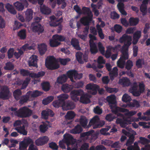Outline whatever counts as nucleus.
Returning a JSON list of instances; mask_svg holds the SVG:
<instances>
[{
    "label": "nucleus",
    "instance_id": "1",
    "mask_svg": "<svg viewBox=\"0 0 150 150\" xmlns=\"http://www.w3.org/2000/svg\"><path fill=\"white\" fill-rule=\"evenodd\" d=\"M99 118L98 116L96 115L93 117L90 121L87 126L88 123L87 119L83 116H81L80 119V122L82 126L84 128H89L92 126L93 129H95L101 127L104 124L103 122V124L101 125L100 122H99Z\"/></svg>",
    "mask_w": 150,
    "mask_h": 150
},
{
    "label": "nucleus",
    "instance_id": "2",
    "mask_svg": "<svg viewBox=\"0 0 150 150\" xmlns=\"http://www.w3.org/2000/svg\"><path fill=\"white\" fill-rule=\"evenodd\" d=\"M82 14H86L87 16L83 17L80 19L81 23L84 25H88L90 22L93 20V14L89 8L84 6L82 7Z\"/></svg>",
    "mask_w": 150,
    "mask_h": 150
},
{
    "label": "nucleus",
    "instance_id": "3",
    "mask_svg": "<svg viewBox=\"0 0 150 150\" xmlns=\"http://www.w3.org/2000/svg\"><path fill=\"white\" fill-rule=\"evenodd\" d=\"M132 37L131 36L126 34H123L119 39L120 43H124L121 51L128 52V48L132 44Z\"/></svg>",
    "mask_w": 150,
    "mask_h": 150
},
{
    "label": "nucleus",
    "instance_id": "4",
    "mask_svg": "<svg viewBox=\"0 0 150 150\" xmlns=\"http://www.w3.org/2000/svg\"><path fill=\"white\" fill-rule=\"evenodd\" d=\"M45 65L47 69L51 70H55L59 67L56 59L52 56H50L46 59Z\"/></svg>",
    "mask_w": 150,
    "mask_h": 150
},
{
    "label": "nucleus",
    "instance_id": "5",
    "mask_svg": "<svg viewBox=\"0 0 150 150\" xmlns=\"http://www.w3.org/2000/svg\"><path fill=\"white\" fill-rule=\"evenodd\" d=\"M32 111L26 106H24L19 109L17 111L14 112L15 115L18 117L26 118L30 116Z\"/></svg>",
    "mask_w": 150,
    "mask_h": 150
},
{
    "label": "nucleus",
    "instance_id": "6",
    "mask_svg": "<svg viewBox=\"0 0 150 150\" xmlns=\"http://www.w3.org/2000/svg\"><path fill=\"white\" fill-rule=\"evenodd\" d=\"M10 96L9 88L6 86H4L1 88L0 91V98L4 100H8Z\"/></svg>",
    "mask_w": 150,
    "mask_h": 150
},
{
    "label": "nucleus",
    "instance_id": "7",
    "mask_svg": "<svg viewBox=\"0 0 150 150\" xmlns=\"http://www.w3.org/2000/svg\"><path fill=\"white\" fill-rule=\"evenodd\" d=\"M122 53L121 55L119 60L117 62V65L118 67L121 68H123L125 63L126 60L129 59L128 52L121 51Z\"/></svg>",
    "mask_w": 150,
    "mask_h": 150
},
{
    "label": "nucleus",
    "instance_id": "8",
    "mask_svg": "<svg viewBox=\"0 0 150 150\" xmlns=\"http://www.w3.org/2000/svg\"><path fill=\"white\" fill-rule=\"evenodd\" d=\"M112 112L118 116H123V115L120 112H124L128 111V109L123 108L117 107L112 105H110Z\"/></svg>",
    "mask_w": 150,
    "mask_h": 150
},
{
    "label": "nucleus",
    "instance_id": "9",
    "mask_svg": "<svg viewBox=\"0 0 150 150\" xmlns=\"http://www.w3.org/2000/svg\"><path fill=\"white\" fill-rule=\"evenodd\" d=\"M33 141L31 139L28 138L25 140L20 142L19 149V150H27L28 145L31 143L33 144Z\"/></svg>",
    "mask_w": 150,
    "mask_h": 150
},
{
    "label": "nucleus",
    "instance_id": "10",
    "mask_svg": "<svg viewBox=\"0 0 150 150\" xmlns=\"http://www.w3.org/2000/svg\"><path fill=\"white\" fill-rule=\"evenodd\" d=\"M76 56L77 60L81 64H83L84 62H88V56L86 54H83L81 52H78L76 53Z\"/></svg>",
    "mask_w": 150,
    "mask_h": 150
},
{
    "label": "nucleus",
    "instance_id": "11",
    "mask_svg": "<svg viewBox=\"0 0 150 150\" xmlns=\"http://www.w3.org/2000/svg\"><path fill=\"white\" fill-rule=\"evenodd\" d=\"M122 118H118L116 120L117 124H120L122 127H125L127 125L131 124V121L129 118L125 117L123 115V116H120Z\"/></svg>",
    "mask_w": 150,
    "mask_h": 150
},
{
    "label": "nucleus",
    "instance_id": "12",
    "mask_svg": "<svg viewBox=\"0 0 150 150\" xmlns=\"http://www.w3.org/2000/svg\"><path fill=\"white\" fill-rule=\"evenodd\" d=\"M38 57L36 55H32L29 58L28 61L29 67H33L37 68L38 67L37 61Z\"/></svg>",
    "mask_w": 150,
    "mask_h": 150
},
{
    "label": "nucleus",
    "instance_id": "13",
    "mask_svg": "<svg viewBox=\"0 0 150 150\" xmlns=\"http://www.w3.org/2000/svg\"><path fill=\"white\" fill-rule=\"evenodd\" d=\"M49 140V138L47 137L44 136L39 137L36 139L35 143L38 146H42L46 144Z\"/></svg>",
    "mask_w": 150,
    "mask_h": 150
},
{
    "label": "nucleus",
    "instance_id": "14",
    "mask_svg": "<svg viewBox=\"0 0 150 150\" xmlns=\"http://www.w3.org/2000/svg\"><path fill=\"white\" fill-rule=\"evenodd\" d=\"M64 137L65 142L68 146L67 147H69L68 146L70 145L73 144H74V139L71 134H65L64 135Z\"/></svg>",
    "mask_w": 150,
    "mask_h": 150
},
{
    "label": "nucleus",
    "instance_id": "15",
    "mask_svg": "<svg viewBox=\"0 0 150 150\" xmlns=\"http://www.w3.org/2000/svg\"><path fill=\"white\" fill-rule=\"evenodd\" d=\"M32 26L33 31L38 32L39 34L40 33H42L44 30L43 27L40 24H35V23H32Z\"/></svg>",
    "mask_w": 150,
    "mask_h": 150
},
{
    "label": "nucleus",
    "instance_id": "16",
    "mask_svg": "<svg viewBox=\"0 0 150 150\" xmlns=\"http://www.w3.org/2000/svg\"><path fill=\"white\" fill-rule=\"evenodd\" d=\"M99 88V86L94 84L89 83L86 86V89L87 90H90L93 91L91 93L93 95H95L97 93V90Z\"/></svg>",
    "mask_w": 150,
    "mask_h": 150
},
{
    "label": "nucleus",
    "instance_id": "17",
    "mask_svg": "<svg viewBox=\"0 0 150 150\" xmlns=\"http://www.w3.org/2000/svg\"><path fill=\"white\" fill-rule=\"evenodd\" d=\"M54 114L53 112L50 109L43 110L41 112L42 117L45 119H47L49 115L51 117L53 116Z\"/></svg>",
    "mask_w": 150,
    "mask_h": 150
},
{
    "label": "nucleus",
    "instance_id": "18",
    "mask_svg": "<svg viewBox=\"0 0 150 150\" xmlns=\"http://www.w3.org/2000/svg\"><path fill=\"white\" fill-rule=\"evenodd\" d=\"M75 107L74 103V102L69 101L65 102V104H64L63 109L66 110H72L74 109Z\"/></svg>",
    "mask_w": 150,
    "mask_h": 150
},
{
    "label": "nucleus",
    "instance_id": "19",
    "mask_svg": "<svg viewBox=\"0 0 150 150\" xmlns=\"http://www.w3.org/2000/svg\"><path fill=\"white\" fill-rule=\"evenodd\" d=\"M91 96L88 94H83L80 97V102L84 104H87L90 102V98Z\"/></svg>",
    "mask_w": 150,
    "mask_h": 150
},
{
    "label": "nucleus",
    "instance_id": "20",
    "mask_svg": "<svg viewBox=\"0 0 150 150\" xmlns=\"http://www.w3.org/2000/svg\"><path fill=\"white\" fill-rule=\"evenodd\" d=\"M33 11L31 9H28L25 13L26 21L29 22L33 18Z\"/></svg>",
    "mask_w": 150,
    "mask_h": 150
},
{
    "label": "nucleus",
    "instance_id": "21",
    "mask_svg": "<svg viewBox=\"0 0 150 150\" xmlns=\"http://www.w3.org/2000/svg\"><path fill=\"white\" fill-rule=\"evenodd\" d=\"M90 51L92 54H95L98 52V49L96 44L93 41H89Z\"/></svg>",
    "mask_w": 150,
    "mask_h": 150
},
{
    "label": "nucleus",
    "instance_id": "22",
    "mask_svg": "<svg viewBox=\"0 0 150 150\" xmlns=\"http://www.w3.org/2000/svg\"><path fill=\"white\" fill-rule=\"evenodd\" d=\"M71 45L75 49L77 50H81V48L79 45V43L78 40L75 38H72L71 41Z\"/></svg>",
    "mask_w": 150,
    "mask_h": 150
},
{
    "label": "nucleus",
    "instance_id": "23",
    "mask_svg": "<svg viewBox=\"0 0 150 150\" xmlns=\"http://www.w3.org/2000/svg\"><path fill=\"white\" fill-rule=\"evenodd\" d=\"M119 83L124 86H128L131 84L129 79L126 77H124L119 80Z\"/></svg>",
    "mask_w": 150,
    "mask_h": 150
},
{
    "label": "nucleus",
    "instance_id": "24",
    "mask_svg": "<svg viewBox=\"0 0 150 150\" xmlns=\"http://www.w3.org/2000/svg\"><path fill=\"white\" fill-rule=\"evenodd\" d=\"M118 69L116 67H115L113 68L112 70L110 71L109 75L110 79L113 81L114 78L117 77L118 76Z\"/></svg>",
    "mask_w": 150,
    "mask_h": 150
},
{
    "label": "nucleus",
    "instance_id": "25",
    "mask_svg": "<svg viewBox=\"0 0 150 150\" xmlns=\"http://www.w3.org/2000/svg\"><path fill=\"white\" fill-rule=\"evenodd\" d=\"M74 86L71 85L65 84L62 86V90L64 92L68 93L70 92L73 88Z\"/></svg>",
    "mask_w": 150,
    "mask_h": 150
},
{
    "label": "nucleus",
    "instance_id": "26",
    "mask_svg": "<svg viewBox=\"0 0 150 150\" xmlns=\"http://www.w3.org/2000/svg\"><path fill=\"white\" fill-rule=\"evenodd\" d=\"M38 49L40 55H42L47 51V46L45 44H41L38 45Z\"/></svg>",
    "mask_w": 150,
    "mask_h": 150
},
{
    "label": "nucleus",
    "instance_id": "27",
    "mask_svg": "<svg viewBox=\"0 0 150 150\" xmlns=\"http://www.w3.org/2000/svg\"><path fill=\"white\" fill-rule=\"evenodd\" d=\"M17 35L20 40H25L26 37V30L24 29H21L17 33Z\"/></svg>",
    "mask_w": 150,
    "mask_h": 150
},
{
    "label": "nucleus",
    "instance_id": "28",
    "mask_svg": "<svg viewBox=\"0 0 150 150\" xmlns=\"http://www.w3.org/2000/svg\"><path fill=\"white\" fill-rule=\"evenodd\" d=\"M15 129L16 130L18 133L24 135H26L27 134V131L25 129V126L23 125L19 127L15 128Z\"/></svg>",
    "mask_w": 150,
    "mask_h": 150
},
{
    "label": "nucleus",
    "instance_id": "29",
    "mask_svg": "<svg viewBox=\"0 0 150 150\" xmlns=\"http://www.w3.org/2000/svg\"><path fill=\"white\" fill-rule=\"evenodd\" d=\"M83 130L81 126L79 125H77L75 127L70 131L71 133L76 134L81 133Z\"/></svg>",
    "mask_w": 150,
    "mask_h": 150
},
{
    "label": "nucleus",
    "instance_id": "30",
    "mask_svg": "<svg viewBox=\"0 0 150 150\" xmlns=\"http://www.w3.org/2000/svg\"><path fill=\"white\" fill-rule=\"evenodd\" d=\"M118 10L121 14L124 16L127 15V13L124 9V4L123 3H119L117 5Z\"/></svg>",
    "mask_w": 150,
    "mask_h": 150
},
{
    "label": "nucleus",
    "instance_id": "31",
    "mask_svg": "<svg viewBox=\"0 0 150 150\" xmlns=\"http://www.w3.org/2000/svg\"><path fill=\"white\" fill-rule=\"evenodd\" d=\"M139 21L138 18L131 17L129 20V25L130 26H136L138 23Z\"/></svg>",
    "mask_w": 150,
    "mask_h": 150
},
{
    "label": "nucleus",
    "instance_id": "32",
    "mask_svg": "<svg viewBox=\"0 0 150 150\" xmlns=\"http://www.w3.org/2000/svg\"><path fill=\"white\" fill-rule=\"evenodd\" d=\"M60 44V42L58 41L55 38H53V35L52 37V39L50 40V44L51 47H56Z\"/></svg>",
    "mask_w": 150,
    "mask_h": 150
},
{
    "label": "nucleus",
    "instance_id": "33",
    "mask_svg": "<svg viewBox=\"0 0 150 150\" xmlns=\"http://www.w3.org/2000/svg\"><path fill=\"white\" fill-rule=\"evenodd\" d=\"M42 94L41 92L38 90L33 91H29L27 92V94L29 95L30 97L33 98L37 97L40 96Z\"/></svg>",
    "mask_w": 150,
    "mask_h": 150
},
{
    "label": "nucleus",
    "instance_id": "34",
    "mask_svg": "<svg viewBox=\"0 0 150 150\" xmlns=\"http://www.w3.org/2000/svg\"><path fill=\"white\" fill-rule=\"evenodd\" d=\"M67 79V76L65 74H63L58 77L57 82L61 84L65 82Z\"/></svg>",
    "mask_w": 150,
    "mask_h": 150
},
{
    "label": "nucleus",
    "instance_id": "35",
    "mask_svg": "<svg viewBox=\"0 0 150 150\" xmlns=\"http://www.w3.org/2000/svg\"><path fill=\"white\" fill-rule=\"evenodd\" d=\"M106 100L110 105L114 104L116 103V97L114 95L107 96L106 98Z\"/></svg>",
    "mask_w": 150,
    "mask_h": 150
},
{
    "label": "nucleus",
    "instance_id": "36",
    "mask_svg": "<svg viewBox=\"0 0 150 150\" xmlns=\"http://www.w3.org/2000/svg\"><path fill=\"white\" fill-rule=\"evenodd\" d=\"M76 72V70H69L67 72L68 77L70 79L71 81L72 82H75L73 79V76L74 77Z\"/></svg>",
    "mask_w": 150,
    "mask_h": 150
},
{
    "label": "nucleus",
    "instance_id": "37",
    "mask_svg": "<svg viewBox=\"0 0 150 150\" xmlns=\"http://www.w3.org/2000/svg\"><path fill=\"white\" fill-rule=\"evenodd\" d=\"M5 8L8 10L9 12L11 14H15L16 12L13 6L9 3H7L5 6Z\"/></svg>",
    "mask_w": 150,
    "mask_h": 150
},
{
    "label": "nucleus",
    "instance_id": "38",
    "mask_svg": "<svg viewBox=\"0 0 150 150\" xmlns=\"http://www.w3.org/2000/svg\"><path fill=\"white\" fill-rule=\"evenodd\" d=\"M21 95V91L19 89L15 90L13 92V96L17 100L20 99Z\"/></svg>",
    "mask_w": 150,
    "mask_h": 150
},
{
    "label": "nucleus",
    "instance_id": "39",
    "mask_svg": "<svg viewBox=\"0 0 150 150\" xmlns=\"http://www.w3.org/2000/svg\"><path fill=\"white\" fill-rule=\"evenodd\" d=\"M68 97L69 96L67 94H62L57 97L58 100L64 104H65V100L68 99Z\"/></svg>",
    "mask_w": 150,
    "mask_h": 150
},
{
    "label": "nucleus",
    "instance_id": "40",
    "mask_svg": "<svg viewBox=\"0 0 150 150\" xmlns=\"http://www.w3.org/2000/svg\"><path fill=\"white\" fill-rule=\"evenodd\" d=\"M50 127L49 124L44 123L40 125V130L41 132L44 133L47 130L49 127Z\"/></svg>",
    "mask_w": 150,
    "mask_h": 150
},
{
    "label": "nucleus",
    "instance_id": "41",
    "mask_svg": "<svg viewBox=\"0 0 150 150\" xmlns=\"http://www.w3.org/2000/svg\"><path fill=\"white\" fill-rule=\"evenodd\" d=\"M40 11L42 14L48 15L51 13V10L48 7L44 5L40 8Z\"/></svg>",
    "mask_w": 150,
    "mask_h": 150
},
{
    "label": "nucleus",
    "instance_id": "42",
    "mask_svg": "<svg viewBox=\"0 0 150 150\" xmlns=\"http://www.w3.org/2000/svg\"><path fill=\"white\" fill-rule=\"evenodd\" d=\"M96 27L99 37L101 39H104L105 38V35L103 32L102 28H100V26L99 24H98L96 25Z\"/></svg>",
    "mask_w": 150,
    "mask_h": 150
},
{
    "label": "nucleus",
    "instance_id": "43",
    "mask_svg": "<svg viewBox=\"0 0 150 150\" xmlns=\"http://www.w3.org/2000/svg\"><path fill=\"white\" fill-rule=\"evenodd\" d=\"M75 115L76 114L74 112L69 111L67 112L65 117L67 120H71L74 117Z\"/></svg>",
    "mask_w": 150,
    "mask_h": 150
},
{
    "label": "nucleus",
    "instance_id": "44",
    "mask_svg": "<svg viewBox=\"0 0 150 150\" xmlns=\"http://www.w3.org/2000/svg\"><path fill=\"white\" fill-rule=\"evenodd\" d=\"M14 67V64L11 62H8L6 64V66L4 67V69L6 70L11 71L13 70Z\"/></svg>",
    "mask_w": 150,
    "mask_h": 150
},
{
    "label": "nucleus",
    "instance_id": "45",
    "mask_svg": "<svg viewBox=\"0 0 150 150\" xmlns=\"http://www.w3.org/2000/svg\"><path fill=\"white\" fill-rule=\"evenodd\" d=\"M20 73L21 74L24 76H29L30 77L33 78V77L32 76H33L32 74H33V72L30 73L28 70L22 69L20 71Z\"/></svg>",
    "mask_w": 150,
    "mask_h": 150
},
{
    "label": "nucleus",
    "instance_id": "46",
    "mask_svg": "<svg viewBox=\"0 0 150 150\" xmlns=\"http://www.w3.org/2000/svg\"><path fill=\"white\" fill-rule=\"evenodd\" d=\"M54 99V97L52 96H48L42 100V103L44 105H47L51 102Z\"/></svg>",
    "mask_w": 150,
    "mask_h": 150
},
{
    "label": "nucleus",
    "instance_id": "47",
    "mask_svg": "<svg viewBox=\"0 0 150 150\" xmlns=\"http://www.w3.org/2000/svg\"><path fill=\"white\" fill-rule=\"evenodd\" d=\"M134 136L132 134H131L129 137L127 141L126 144V145L128 147L133 143L134 141Z\"/></svg>",
    "mask_w": 150,
    "mask_h": 150
},
{
    "label": "nucleus",
    "instance_id": "48",
    "mask_svg": "<svg viewBox=\"0 0 150 150\" xmlns=\"http://www.w3.org/2000/svg\"><path fill=\"white\" fill-rule=\"evenodd\" d=\"M52 105L55 108H59L61 107L63 108L64 104L58 99L54 101L52 103Z\"/></svg>",
    "mask_w": 150,
    "mask_h": 150
},
{
    "label": "nucleus",
    "instance_id": "49",
    "mask_svg": "<svg viewBox=\"0 0 150 150\" xmlns=\"http://www.w3.org/2000/svg\"><path fill=\"white\" fill-rule=\"evenodd\" d=\"M42 89L45 91H47L50 88V83L48 82H45L42 83Z\"/></svg>",
    "mask_w": 150,
    "mask_h": 150
},
{
    "label": "nucleus",
    "instance_id": "50",
    "mask_svg": "<svg viewBox=\"0 0 150 150\" xmlns=\"http://www.w3.org/2000/svg\"><path fill=\"white\" fill-rule=\"evenodd\" d=\"M45 74V72L42 71L38 72L37 74L33 72V76H32L33 77V78H38L43 76Z\"/></svg>",
    "mask_w": 150,
    "mask_h": 150
},
{
    "label": "nucleus",
    "instance_id": "51",
    "mask_svg": "<svg viewBox=\"0 0 150 150\" xmlns=\"http://www.w3.org/2000/svg\"><path fill=\"white\" fill-rule=\"evenodd\" d=\"M14 5L18 11H22L24 8V6L23 4L19 1H17L14 4Z\"/></svg>",
    "mask_w": 150,
    "mask_h": 150
},
{
    "label": "nucleus",
    "instance_id": "52",
    "mask_svg": "<svg viewBox=\"0 0 150 150\" xmlns=\"http://www.w3.org/2000/svg\"><path fill=\"white\" fill-rule=\"evenodd\" d=\"M63 18H60L57 20V21H51L50 23V25L52 27L57 26L60 23V22H62Z\"/></svg>",
    "mask_w": 150,
    "mask_h": 150
},
{
    "label": "nucleus",
    "instance_id": "53",
    "mask_svg": "<svg viewBox=\"0 0 150 150\" xmlns=\"http://www.w3.org/2000/svg\"><path fill=\"white\" fill-rule=\"evenodd\" d=\"M30 96L29 95L27 94V93L26 95L23 96L20 99L19 102L20 103L23 104L27 102Z\"/></svg>",
    "mask_w": 150,
    "mask_h": 150
},
{
    "label": "nucleus",
    "instance_id": "54",
    "mask_svg": "<svg viewBox=\"0 0 150 150\" xmlns=\"http://www.w3.org/2000/svg\"><path fill=\"white\" fill-rule=\"evenodd\" d=\"M120 47V45L118 44L115 45L114 47H112V46H109L108 47V49L110 51H111L113 52H115L118 51Z\"/></svg>",
    "mask_w": 150,
    "mask_h": 150
},
{
    "label": "nucleus",
    "instance_id": "55",
    "mask_svg": "<svg viewBox=\"0 0 150 150\" xmlns=\"http://www.w3.org/2000/svg\"><path fill=\"white\" fill-rule=\"evenodd\" d=\"M139 139L140 140L138 141V142L143 145L148 144L150 142L149 140L144 137H140Z\"/></svg>",
    "mask_w": 150,
    "mask_h": 150
},
{
    "label": "nucleus",
    "instance_id": "56",
    "mask_svg": "<svg viewBox=\"0 0 150 150\" xmlns=\"http://www.w3.org/2000/svg\"><path fill=\"white\" fill-rule=\"evenodd\" d=\"M139 142H136L134 143V145L133 146L131 145L128 146L127 148V150H134V149H138L139 148V147L138 145V143Z\"/></svg>",
    "mask_w": 150,
    "mask_h": 150
},
{
    "label": "nucleus",
    "instance_id": "57",
    "mask_svg": "<svg viewBox=\"0 0 150 150\" xmlns=\"http://www.w3.org/2000/svg\"><path fill=\"white\" fill-rule=\"evenodd\" d=\"M133 66V64L132 61L128 60L126 63L125 68L128 70H130Z\"/></svg>",
    "mask_w": 150,
    "mask_h": 150
},
{
    "label": "nucleus",
    "instance_id": "58",
    "mask_svg": "<svg viewBox=\"0 0 150 150\" xmlns=\"http://www.w3.org/2000/svg\"><path fill=\"white\" fill-rule=\"evenodd\" d=\"M140 10L143 13V15H145L147 13V6L146 5L142 4L140 8Z\"/></svg>",
    "mask_w": 150,
    "mask_h": 150
},
{
    "label": "nucleus",
    "instance_id": "59",
    "mask_svg": "<svg viewBox=\"0 0 150 150\" xmlns=\"http://www.w3.org/2000/svg\"><path fill=\"white\" fill-rule=\"evenodd\" d=\"M122 100L125 102H129L131 100L130 97L127 94H124L122 97Z\"/></svg>",
    "mask_w": 150,
    "mask_h": 150
},
{
    "label": "nucleus",
    "instance_id": "60",
    "mask_svg": "<svg viewBox=\"0 0 150 150\" xmlns=\"http://www.w3.org/2000/svg\"><path fill=\"white\" fill-rule=\"evenodd\" d=\"M30 80V79L28 78H26L22 84L21 89H23L25 88L28 85Z\"/></svg>",
    "mask_w": 150,
    "mask_h": 150
},
{
    "label": "nucleus",
    "instance_id": "61",
    "mask_svg": "<svg viewBox=\"0 0 150 150\" xmlns=\"http://www.w3.org/2000/svg\"><path fill=\"white\" fill-rule=\"evenodd\" d=\"M14 49L13 48H10L8 50L7 52V55L8 59H11L13 57L14 52Z\"/></svg>",
    "mask_w": 150,
    "mask_h": 150
},
{
    "label": "nucleus",
    "instance_id": "62",
    "mask_svg": "<svg viewBox=\"0 0 150 150\" xmlns=\"http://www.w3.org/2000/svg\"><path fill=\"white\" fill-rule=\"evenodd\" d=\"M144 64V60L141 59H139L136 62V65L138 68H142V64Z\"/></svg>",
    "mask_w": 150,
    "mask_h": 150
},
{
    "label": "nucleus",
    "instance_id": "63",
    "mask_svg": "<svg viewBox=\"0 0 150 150\" xmlns=\"http://www.w3.org/2000/svg\"><path fill=\"white\" fill-rule=\"evenodd\" d=\"M83 91L82 90H74L71 92L72 94H75L77 96H81L83 95Z\"/></svg>",
    "mask_w": 150,
    "mask_h": 150
},
{
    "label": "nucleus",
    "instance_id": "64",
    "mask_svg": "<svg viewBox=\"0 0 150 150\" xmlns=\"http://www.w3.org/2000/svg\"><path fill=\"white\" fill-rule=\"evenodd\" d=\"M55 38L57 40L59 41H64L65 38L63 36L56 34L53 35V38Z\"/></svg>",
    "mask_w": 150,
    "mask_h": 150
}]
</instances>
